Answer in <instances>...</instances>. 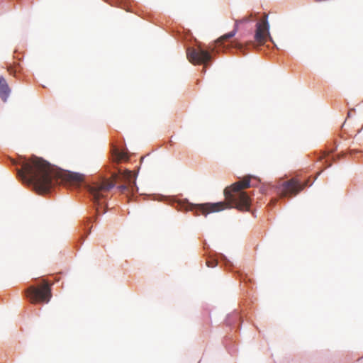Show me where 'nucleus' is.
Returning <instances> with one entry per match:
<instances>
[{"mask_svg":"<svg viewBox=\"0 0 363 363\" xmlns=\"http://www.w3.org/2000/svg\"><path fill=\"white\" fill-rule=\"evenodd\" d=\"M17 174L24 183L31 185L38 194L48 192L55 184L62 183L79 188L84 182L82 174L58 169L36 156L22 161L21 168L18 169Z\"/></svg>","mask_w":363,"mask_h":363,"instance_id":"1","label":"nucleus"},{"mask_svg":"<svg viewBox=\"0 0 363 363\" xmlns=\"http://www.w3.org/2000/svg\"><path fill=\"white\" fill-rule=\"evenodd\" d=\"M252 177L247 175L242 179L235 182L224 190L226 202L206 203L192 204L186 201H179L176 208L179 211H195V216L200 214L206 216L211 213L219 212L228 208H235L240 211H249L251 205L250 196L244 189L251 186L250 179Z\"/></svg>","mask_w":363,"mask_h":363,"instance_id":"2","label":"nucleus"},{"mask_svg":"<svg viewBox=\"0 0 363 363\" xmlns=\"http://www.w3.org/2000/svg\"><path fill=\"white\" fill-rule=\"evenodd\" d=\"M133 177L132 172L125 170L121 175L116 173L113 174L111 179H100L86 186L87 191L89 192L94 203L96 206V211L97 214L101 213L100 208L104 207L108 193L114 187L118 180L123 181L127 184L118 186L121 191H124L128 188L133 191V186L135 184V182L132 180ZM105 212L106 211H104L101 213Z\"/></svg>","mask_w":363,"mask_h":363,"instance_id":"3","label":"nucleus"},{"mask_svg":"<svg viewBox=\"0 0 363 363\" xmlns=\"http://www.w3.org/2000/svg\"><path fill=\"white\" fill-rule=\"evenodd\" d=\"M26 294L32 303H48L52 296L50 284L43 279L39 286L28 288Z\"/></svg>","mask_w":363,"mask_h":363,"instance_id":"4","label":"nucleus"},{"mask_svg":"<svg viewBox=\"0 0 363 363\" xmlns=\"http://www.w3.org/2000/svg\"><path fill=\"white\" fill-rule=\"evenodd\" d=\"M254 39L255 43L259 46L265 44L267 39H269L271 41H272L269 33L268 14L264 13L262 18L257 22L255 25Z\"/></svg>","mask_w":363,"mask_h":363,"instance_id":"5","label":"nucleus"},{"mask_svg":"<svg viewBox=\"0 0 363 363\" xmlns=\"http://www.w3.org/2000/svg\"><path fill=\"white\" fill-rule=\"evenodd\" d=\"M306 186L307 182L301 183L297 179L293 178L279 185L277 193L281 197H291L297 195Z\"/></svg>","mask_w":363,"mask_h":363,"instance_id":"6","label":"nucleus"},{"mask_svg":"<svg viewBox=\"0 0 363 363\" xmlns=\"http://www.w3.org/2000/svg\"><path fill=\"white\" fill-rule=\"evenodd\" d=\"M186 57L190 62L195 65H206L211 59L210 52L202 49L200 46L197 48H189L186 50Z\"/></svg>","mask_w":363,"mask_h":363,"instance_id":"7","label":"nucleus"},{"mask_svg":"<svg viewBox=\"0 0 363 363\" xmlns=\"http://www.w3.org/2000/svg\"><path fill=\"white\" fill-rule=\"evenodd\" d=\"M256 14H250L248 16H246L245 17H243L241 19H239V20H235V26H234V28L232 31L222 35L221 37H220L216 41V44L218 46H223V48H225V46L223 45V43L225 40H227L230 38H233L235 34L237 33V32L238 31V26L240 24H242V23H247V22H249V21H254V18L255 17Z\"/></svg>","mask_w":363,"mask_h":363,"instance_id":"8","label":"nucleus"},{"mask_svg":"<svg viewBox=\"0 0 363 363\" xmlns=\"http://www.w3.org/2000/svg\"><path fill=\"white\" fill-rule=\"evenodd\" d=\"M10 94V89L3 77H0V97L4 101H6Z\"/></svg>","mask_w":363,"mask_h":363,"instance_id":"9","label":"nucleus"},{"mask_svg":"<svg viewBox=\"0 0 363 363\" xmlns=\"http://www.w3.org/2000/svg\"><path fill=\"white\" fill-rule=\"evenodd\" d=\"M112 156L113 157V160L117 162H120L122 160H125L128 159V156H127L126 153H125L123 152H121L116 147L113 148Z\"/></svg>","mask_w":363,"mask_h":363,"instance_id":"10","label":"nucleus"},{"mask_svg":"<svg viewBox=\"0 0 363 363\" xmlns=\"http://www.w3.org/2000/svg\"><path fill=\"white\" fill-rule=\"evenodd\" d=\"M231 46L233 48H235L238 50H242L243 48V45L237 40H233L231 42Z\"/></svg>","mask_w":363,"mask_h":363,"instance_id":"11","label":"nucleus"},{"mask_svg":"<svg viewBox=\"0 0 363 363\" xmlns=\"http://www.w3.org/2000/svg\"><path fill=\"white\" fill-rule=\"evenodd\" d=\"M328 155L329 153H327V152H324L323 154V156L320 157V160H323V159H326L325 160V163H327V167H329L332 165V163L328 161Z\"/></svg>","mask_w":363,"mask_h":363,"instance_id":"12","label":"nucleus"},{"mask_svg":"<svg viewBox=\"0 0 363 363\" xmlns=\"http://www.w3.org/2000/svg\"><path fill=\"white\" fill-rule=\"evenodd\" d=\"M217 261L216 260H208L206 262V265L208 267H214L217 265Z\"/></svg>","mask_w":363,"mask_h":363,"instance_id":"13","label":"nucleus"},{"mask_svg":"<svg viewBox=\"0 0 363 363\" xmlns=\"http://www.w3.org/2000/svg\"><path fill=\"white\" fill-rule=\"evenodd\" d=\"M8 71L11 74V68H9Z\"/></svg>","mask_w":363,"mask_h":363,"instance_id":"14","label":"nucleus"}]
</instances>
